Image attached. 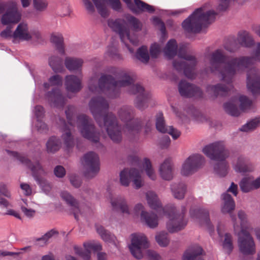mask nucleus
Returning a JSON list of instances; mask_svg holds the SVG:
<instances>
[{
  "label": "nucleus",
  "mask_w": 260,
  "mask_h": 260,
  "mask_svg": "<svg viewBox=\"0 0 260 260\" xmlns=\"http://www.w3.org/2000/svg\"><path fill=\"white\" fill-rule=\"evenodd\" d=\"M34 112L37 120H41L43 118L45 111L42 106L40 105L36 106L35 108Z\"/></svg>",
  "instance_id": "obj_57"
},
{
  "label": "nucleus",
  "mask_w": 260,
  "mask_h": 260,
  "mask_svg": "<svg viewBox=\"0 0 260 260\" xmlns=\"http://www.w3.org/2000/svg\"><path fill=\"white\" fill-rule=\"evenodd\" d=\"M238 217L241 220V232L239 234L238 245L240 250L244 254H253L255 252V246L249 232L252 229L246 226V215L243 211L238 212Z\"/></svg>",
  "instance_id": "obj_10"
},
{
  "label": "nucleus",
  "mask_w": 260,
  "mask_h": 260,
  "mask_svg": "<svg viewBox=\"0 0 260 260\" xmlns=\"http://www.w3.org/2000/svg\"><path fill=\"white\" fill-rule=\"evenodd\" d=\"M223 107L226 112L232 116H238L240 115V111L237 106L231 102L225 103Z\"/></svg>",
  "instance_id": "obj_48"
},
{
  "label": "nucleus",
  "mask_w": 260,
  "mask_h": 260,
  "mask_svg": "<svg viewBox=\"0 0 260 260\" xmlns=\"http://www.w3.org/2000/svg\"><path fill=\"white\" fill-rule=\"evenodd\" d=\"M149 247V243L146 236L142 234L132 235L131 243L128 247L132 254L137 259L143 256V250Z\"/></svg>",
  "instance_id": "obj_15"
},
{
  "label": "nucleus",
  "mask_w": 260,
  "mask_h": 260,
  "mask_svg": "<svg viewBox=\"0 0 260 260\" xmlns=\"http://www.w3.org/2000/svg\"><path fill=\"white\" fill-rule=\"evenodd\" d=\"M127 5V7L131 11L136 14H139L144 12L153 13L155 11L154 7L141 0H134V4L131 0H122Z\"/></svg>",
  "instance_id": "obj_24"
},
{
  "label": "nucleus",
  "mask_w": 260,
  "mask_h": 260,
  "mask_svg": "<svg viewBox=\"0 0 260 260\" xmlns=\"http://www.w3.org/2000/svg\"><path fill=\"white\" fill-rule=\"evenodd\" d=\"M217 15V13L213 10L205 12L203 8H198L183 21L182 27L188 32H199L203 25L209 24L214 22Z\"/></svg>",
  "instance_id": "obj_6"
},
{
  "label": "nucleus",
  "mask_w": 260,
  "mask_h": 260,
  "mask_svg": "<svg viewBox=\"0 0 260 260\" xmlns=\"http://www.w3.org/2000/svg\"><path fill=\"white\" fill-rule=\"evenodd\" d=\"M156 128L158 131L161 133H168L170 134L174 139H177L181 135L180 131L174 128L173 126H166L163 114L158 113L156 116Z\"/></svg>",
  "instance_id": "obj_23"
},
{
  "label": "nucleus",
  "mask_w": 260,
  "mask_h": 260,
  "mask_svg": "<svg viewBox=\"0 0 260 260\" xmlns=\"http://www.w3.org/2000/svg\"><path fill=\"white\" fill-rule=\"evenodd\" d=\"M237 41L241 46L246 48H251L254 44L252 37L249 32L246 30L239 32Z\"/></svg>",
  "instance_id": "obj_32"
},
{
  "label": "nucleus",
  "mask_w": 260,
  "mask_h": 260,
  "mask_svg": "<svg viewBox=\"0 0 260 260\" xmlns=\"http://www.w3.org/2000/svg\"><path fill=\"white\" fill-rule=\"evenodd\" d=\"M75 111V108L73 106H68L67 109L66 110V114L68 119V123H66L65 120L63 118H59V124L61 129L64 133L62 135V138L64 141V143L68 148L73 146L74 142L73 137L71 135V130L69 126H73L74 122L73 118Z\"/></svg>",
  "instance_id": "obj_13"
},
{
  "label": "nucleus",
  "mask_w": 260,
  "mask_h": 260,
  "mask_svg": "<svg viewBox=\"0 0 260 260\" xmlns=\"http://www.w3.org/2000/svg\"><path fill=\"white\" fill-rule=\"evenodd\" d=\"M82 163L86 170V177L92 178L99 173L100 160L95 153L91 151L86 153L83 156Z\"/></svg>",
  "instance_id": "obj_16"
},
{
  "label": "nucleus",
  "mask_w": 260,
  "mask_h": 260,
  "mask_svg": "<svg viewBox=\"0 0 260 260\" xmlns=\"http://www.w3.org/2000/svg\"><path fill=\"white\" fill-rule=\"evenodd\" d=\"M171 190L175 199H183L186 191V186L183 182L173 183L171 185Z\"/></svg>",
  "instance_id": "obj_34"
},
{
  "label": "nucleus",
  "mask_w": 260,
  "mask_h": 260,
  "mask_svg": "<svg viewBox=\"0 0 260 260\" xmlns=\"http://www.w3.org/2000/svg\"><path fill=\"white\" fill-rule=\"evenodd\" d=\"M6 13L1 19L2 23L8 25L11 23H17L21 19V14L18 12L17 4L14 2H9Z\"/></svg>",
  "instance_id": "obj_20"
},
{
  "label": "nucleus",
  "mask_w": 260,
  "mask_h": 260,
  "mask_svg": "<svg viewBox=\"0 0 260 260\" xmlns=\"http://www.w3.org/2000/svg\"><path fill=\"white\" fill-rule=\"evenodd\" d=\"M62 78L58 75H53L49 79V83H44V87L48 89L50 86H61Z\"/></svg>",
  "instance_id": "obj_46"
},
{
  "label": "nucleus",
  "mask_w": 260,
  "mask_h": 260,
  "mask_svg": "<svg viewBox=\"0 0 260 260\" xmlns=\"http://www.w3.org/2000/svg\"><path fill=\"white\" fill-rule=\"evenodd\" d=\"M235 170L236 172L240 173L249 172L253 170V166L248 158L240 156L238 158L237 162L235 166Z\"/></svg>",
  "instance_id": "obj_31"
},
{
  "label": "nucleus",
  "mask_w": 260,
  "mask_h": 260,
  "mask_svg": "<svg viewBox=\"0 0 260 260\" xmlns=\"http://www.w3.org/2000/svg\"><path fill=\"white\" fill-rule=\"evenodd\" d=\"M77 126L83 137L93 143L99 142L100 133L89 116L83 114L79 115L77 117Z\"/></svg>",
  "instance_id": "obj_11"
},
{
  "label": "nucleus",
  "mask_w": 260,
  "mask_h": 260,
  "mask_svg": "<svg viewBox=\"0 0 260 260\" xmlns=\"http://www.w3.org/2000/svg\"><path fill=\"white\" fill-rule=\"evenodd\" d=\"M147 255L149 260H160L161 256L155 251L152 250H148Z\"/></svg>",
  "instance_id": "obj_63"
},
{
  "label": "nucleus",
  "mask_w": 260,
  "mask_h": 260,
  "mask_svg": "<svg viewBox=\"0 0 260 260\" xmlns=\"http://www.w3.org/2000/svg\"><path fill=\"white\" fill-rule=\"evenodd\" d=\"M7 151L31 170L32 176L39 184L41 185L43 183L44 180L42 176L45 174V172L39 161L32 162L27 157L17 152L9 150H7Z\"/></svg>",
  "instance_id": "obj_12"
},
{
  "label": "nucleus",
  "mask_w": 260,
  "mask_h": 260,
  "mask_svg": "<svg viewBox=\"0 0 260 260\" xmlns=\"http://www.w3.org/2000/svg\"><path fill=\"white\" fill-rule=\"evenodd\" d=\"M31 39V36L29 32L27 24L24 23L19 24L13 33V42L16 43L18 40L29 41Z\"/></svg>",
  "instance_id": "obj_28"
},
{
  "label": "nucleus",
  "mask_w": 260,
  "mask_h": 260,
  "mask_svg": "<svg viewBox=\"0 0 260 260\" xmlns=\"http://www.w3.org/2000/svg\"><path fill=\"white\" fill-rule=\"evenodd\" d=\"M155 239L157 243L162 247L167 246L169 243L168 234L164 232H162L158 234L155 236Z\"/></svg>",
  "instance_id": "obj_51"
},
{
  "label": "nucleus",
  "mask_w": 260,
  "mask_h": 260,
  "mask_svg": "<svg viewBox=\"0 0 260 260\" xmlns=\"http://www.w3.org/2000/svg\"><path fill=\"white\" fill-rule=\"evenodd\" d=\"M160 51V47L157 43L152 44L150 49V54L152 58H156Z\"/></svg>",
  "instance_id": "obj_56"
},
{
  "label": "nucleus",
  "mask_w": 260,
  "mask_h": 260,
  "mask_svg": "<svg viewBox=\"0 0 260 260\" xmlns=\"http://www.w3.org/2000/svg\"><path fill=\"white\" fill-rule=\"evenodd\" d=\"M111 8L115 11L120 12L121 10V4L119 0H107Z\"/></svg>",
  "instance_id": "obj_59"
},
{
  "label": "nucleus",
  "mask_w": 260,
  "mask_h": 260,
  "mask_svg": "<svg viewBox=\"0 0 260 260\" xmlns=\"http://www.w3.org/2000/svg\"><path fill=\"white\" fill-rule=\"evenodd\" d=\"M111 205L114 209L120 210L124 214L129 215L133 214L134 216H138L141 214V219L150 228H156L158 224V217L156 214L152 212H147L143 210L144 207L141 204H137L133 211L131 213L125 200L122 198H118L115 200H111Z\"/></svg>",
  "instance_id": "obj_7"
},
{
  "label": "nucleus",
  "mask_w": 260,
  "mask_h": 260,
  "mask_svg": "<svg viewBox=\"0 0 260 260\" xmlns=\"http://www.w3.org/2000/svg\"><path fill=\"white\" fill-rule=\"evenodd\" d=\"M223 248L226 250L228 254H230L233 249V239L232 235L229 233H226L224 236L222 243Z\"/></svg>",
  "instance_id": "obj_45"
},
{
  "label": "nucleus",
  "mask_w": 260,
  "mask_h": 260,
  "mask_svg": "<svg viewBox=\"0 0 260 260\" xmlns=\"http://www.w3.org/2000/svg\"><path fill=\"white\" fill-rule=\"evenodd\" d=\"M190 214L191 217L199 219L201 223H204L207 226L210 225L209 214L207 210L191 209Z\"/></svg>",
  "instance_id": "obj_33"
},
{
  "label": "nucleus",
  "mask_w": 260,
  "mask_h": 260,
  "mask_svg": "<svg viewBox=\"0 0 260 260\" xmlns=\"http://www.w3.org/2000/svg\"><path fill=\"white\" fill-rule=\"evenodd\" d=\"M85 250H83L81 248L78 246L74 247L75 252L76 254L79 255L84 260H90L91 257V251L101 252L102 250V245L96 242H87L83 244Z\"/></svg>",
  "instance_id": "obj_21"
},
{
  "label": "nucleus",
  "mask_w": 260,
  "mask_h": 260,
  "mask_svg": "<svg viewBox=\"0 0 260 260\" xmlns=\"http://www.w3.org/2000/svg\"><path fill=\"white\" fill-rule=\"evenodd\" d=\"M146 199L150 207L156 210L159 214L167 216L169 221L167 223V228L169 232L174 233L183 229L187 224V221L184 218L186 212L185 206L181 207V213H178L176 207L174 205H168L162 208L157 196L153 191H148L146 194Z\"/></svg>",
  "instance_id": "obj_4"
},
{
  "label": "nucleus",
  "mask_w": 260,
  "mask_h": 260,
  "mask_svg": "<svg viewBox=\"0 0 260 260\" xmlns=\"http://www.w3.org/2000/svg\"><path fill=\"white\" fill-rule=\"evenodd\" d=\"M89 108L99 125L105 127L112 141L120 143L122 140L121 127L118 123L116 116L112 112H108V102L100 96L93 97L89 103Z\"/></svg>",
  "instance_id": "obj_3"
},
{
  "label": "nucleus",
  "mask_w": 260,
  "mask_h": 260,
  "mask_svg": "<svg viewBox=\"0 0 260 260\" xmlns=\"http://www.w3.org/2000/svg\"><path fill=\"white\" fill-rule=\"evenodd\" d=\"M136 57L141 62L145 63H147L149 60L147 47L145 46H143L139 48L137 51Z\"/></svg>",
  "instance_id": "obj_41"
},
{
  "label": "nucleus",
  "mask_w": 260,
  "mask_h": 260,
  "mask_svg": "<svg viewBox=\"0 0 260 260\" xmlns=\"http://www.w3.org/2000/svg\"><path fill=\"white\" fill-rule=\"evenodd\" d=\"M247 86L253 95L260 93V71L258 70L253 68L248 72Z\"/></svg>",
  "instance_id": "obj_22"
},
{
  "label": "nucleus",
  "mask_w": 260,
  "mask_h": 260,
  "mask_svg": "<svg viewBox=\"0 0 260 260\" xmlns=\"http://www.w3.org/2000/svg\"><path fill=\"white\" fill-rule=\"evenodd\" d=\"M209 60L210 72H219L221 80L226 84L209 85L207 87V91L215 96H225L233 88V79L237 73L249 68L256 61L260 62V43L257 44L252 56H242L228 58L222 50L217 49L212 53Z\"/></svg>",
  "instance_id": "obj_1"
},
{
  "label": "nucleus",
  "mask_w": 260,
  "mask_h": 260,
  "mask_svg": "<svg viewBox=\"0 0 260 260\" xmlns=\"http://www.w3.org/2000/svg\"><path fill=\"white\" fill-rule=\"evenodd\" d=\"M241 190L244 192H248L253 189L252 179L250 177L243 178L240 183Z\"/></svg>",
  "instance_id": "obj_49"
},
{
  "label": "nucleus",
  "mask_w": 260,
  "mask_h": 260,
  "mask_svg": "<svg viewBox=\"0 0 260 260\" xmlns=\"http://www.w3.org/2000/svg\"><path fill=\"white\" fill-rule=\"evenodd\" d=\"M96 231L103 240L109 242L113 240V236L101 225H96Z\"/></svg>",
  "instance_id": "obj_47"
},
{
  "label": "nucleus",
  "mask_w": 260,
  "mask_h": 260,
  "mask_svg": "<svg viewBox=\"0 0 260 260\" xmlns=\"http://www.w3.org/2000/svg\"><path fill=\"white\" fill-rule=\"evenodd\" d=\"M54 173L56 177L62 178L66 174V170L62 166H57L54 168Z\"/></svg>",
  "instance_id": "obj_61"
},
{
  "label": "nucleus",
  "mask_w": 260,
  "mask_h": 260,
  "mask_svg": "<svg viewBox=\"0 0 260 260\" xmlns=\"http://www.w3.org/2000/svg\"><path fill=\"white\" fill-rule=\"evenodd\" d=\"M106 72L112 74L119 80L117 81L110 75L103 74L99 79L98 88L109 98L114 99L119 94V88L130 86L129 92L137 95L134 101L135 106L139 110L147 108L151 100V94L144 90L140 84H133L135 80L128 71L110 67Z\"/></svg>",
  "instance_id": "obj_2"
},
{
  "label": "nucleus",
  "mask_w": 260,
  "mask_h": 260,
  "mask_svg": "<svg viewBox=\"0 0 260 260\" xmlns=\"http://www.w3.org/2000/svg\"><path fill=\"white\" fill-rule=\"evenodd\" d=\"M58 234V232L54 230H51L50 231L46 233L41 238H39L38 241H42L43 244H45L48 240L51 238L54 235Z\"/></svg>",
  "instance_id": "obj_58"
},
{
  "label": "nucleus",
  "mask_w": 260,
  "mask_h": 260,
  "mask_svg": "<svg viewBox=\"0 0 260 260\" xmlns=\"http://www.w3.org/2000/svg\"><path fill=\"white\" fill-rule=\"evenodd\" d=\"M143 167L147 175L152 180H154L156 179V175L154 173L150 160L145 158L143 162Z\"/></svg>",
  "instance_id": "obj_44"
},
{
  "label": "nucleus",
  "mask_w": 260,
  "mask_h": 260,
  "mask_svg": "<svg viewBox=\"0 0 260 260\" xmlns=\"http://www.w3.org/2000/svg\"><path fill=\"white\" fill-rule=\"evenodd\" d=\"M84 61L82 58L67 57L64 59L66 68L72 72H76L81 75Z\"/></svg>",
  "instance_id": "obj_29"
},
{
  "label": "nucleus",
  "mask_w": 260,
  "mask_h": 260,
  "mask_svg": "<svg viewBox=\"0 0 260 260\" xmlns=\"http://www.w3.org/2000/svg\"><path fill=\"white\" fill-rule=\"evenodd\" d=\"M33 4L37 11L43 12L47 9L48 2L47 0H33Z\"/></svg>",
  "instance_id": "obj_53"
},
{
  "label": "nucleus",
  "mask_w": 260,
  "mask_h": 260,
  "mask_svg": "<svg viewBox=\"0 0 260 260\" xmlns=\"http://www.w3.org/2000/svg\"><path fill=\"white\" fill-rule=\"evenodd\" d=\"M60 144L59 139L55 137H51L46 144L47 151L51 153L57 151L60 147Z\"/></svg>",
  "instance_id": "obj_40"
},
{
  "label": "nucleus",
  "mask_w": 260,
  "mask_h": 260,
  "mask_svg": "<svg viewBox=\"0 0 260 260\" xmlns=\"http://www.w3.org/2000/svg\"><path fill=\"white\" fill-rule=\"evenodd\" d=\"M177 43L175 40H169L164 49V53L169 59H171L177 54Z\"/></svg>",
  "instance_id": "obj_37"
},
{
  "label": "nucleus",
  "mask_w": 260,
  "mask_h": 260,
  "mask_svg": "<svg viewBox=\"0 0 260 260\" xmlns=\"http://www.w3.org/2000/svg\"><path fill=\"white\" fill-rule=\"evenodd\" d=\"M118 115L121 121L126 122L123 128L124 134L131 140L138 139L142 123L138 119L133 120L135 116L134 108L131 106H124L118 110Z\"/></svg>",
  "instance_id": "obj_8"
},
{
  "label": "nucleus",
  "mask_w": 260,
  "mask_h": 260,
  "mask_svg": "<svg viewBox=\"0 0 260 260\" xmlns=\"http://www.w3.org/2000/svg\"><path fill=\"white\" fill-rule=\"evenodd\" d=\"M108 24L114 31L118 33L121 42L125 44L129 51L131 53H134V49L129 47L125 41L126 40H129L133 45L137 46L138 45L139 42L137 37L136 36L131 37L129 35V29L120 24L117 20L109 19L108 21Z\"/></svg>",
  "instance_id": "obj_14"
},
{
  "label": "nucleus",
  "mask_w": 260,
  "mask_h": 260,
  "mask_svg": "<svg viewBox=\"0 0 260 260\" xmlns=\"http://www.w3.org/2000/svg\"><path fill=\"white\" fill-rule=\"evenodd\" d=\"M177 54L178 58L173 62L174 68L179 73L183 72L184 75L189 79L194 78V71L197 63L195 56L187 53L186 47L184 45L179 46Z\"/></svg>",
  "instance_id": "obj_9"
},
{
  "label": "nucleus",
  "mask_w": 260,
  "mask_h": 260,
  "mask_svg": "<svg viewBox=\"0 0 260 260\" xmlns=\"http://www.w3.org/2000/svg\"><path fill=\"white\" fill-rule=\"evenodd\" d=\"M239 101L240 103V108L242 111H244L250 108L252 105V101L246 96H240L239 97Z\"/></svg>",
  "instance_id": "obj_52"
},
{
  "label": "nucleus",
  "mask_w": 260,
  "mask_h": 260,
  "mask_svg": "<svg viewBox=\"0 0 260 260\" xmlns=\"http://www.w3.org/2000/svg\"><path fill=\"white\" fill-rule=\"evenodd\" d=\"M230 0H218L217 9L219 11H225L229 6Z\"/></svg>",
  "instance_id": "obj_60"
},
{
  "label": "nucleus",
  "mask_w": 260,
  "mask_h": 260,
  "mask_svg": "<svg viewBox=\"0 0 260 260\" xmlns=\"http://www.w3.org/2000/svg\"><path fill=\"white\" fill-rule=\"evenodd\" d=\"M107 52L108 55L113 58L118 59H122L121 56L119 54L118 50L115 47H109Z\"/></svg>",
  "instance_id": "obj_55"
},
{
  "label": "nucleus",
  "mask_w": 260,
  "mask_h": 260,
  "mask_svg": "<svg viewBox=\"0 0 260 260\" xmlns=\"http://www.w3.org/2000/svg\"><path fill=\"white\" fill-rule=\"evenodd\" d=\"M46 97L51 104L56 108H63L66 104V99L62 95L59 88L53 89L46 94Z\"/></svg>",
  "instance_id": "obj_25"
},
{
  "label": "nucleus",
  "mask_w": 260,
  "mask_h": 260,
  "mask_svg": "<svg viewBox=\"0 0 260 260\" xmlns=\"http://www.w3.org/2000/svg\"><path fill=\"white\" fill-rule=\"evenodd\" d=\"M12 27L10 26H8L7 28L1 32L0 36L2 38L7 39L9 38H13V33L12 32Z\"/></svg>",
  "instance_id": "obj_62"
},
{
  "label": "nucleus",
  "mask_w": 260,
  "mask_h": 260,
  "mask_svg": "<svg viewBox=\"0 0 260 260\" xmlns=\"http://www.w3.org/2000/svg\"><path fill=\"white\" fill-rule=\"evenodd\" d=\"M98 12L104 18L109 16V12L106 7L105 0H92Z\"/></svg>",
  "instance_id": "obj_43"
},
{
  "label": "nucleus",
  "mask_w": 260,
  "mask_h": 260,
  "mask_svg": "<svg viewBox=\"0 0 260 260\" xmlns=\"http://www.w3.org/2000/svg\"><path fill=\"white\" fill-rule=\"evenodd\" d=\"M178 91L180 94L185 98H202L203 92L198 86L182 80L178 84Z\"/></svg>",
  "instance_id": "obj_19"
},
{
  "label": "nucleus",
  "mask_w": 260,
  "mask_h": 260,
  "mask_svg": "<svg viewBox=\"0 0 260 260\" xmlns=\"http://www.w3.org/2000/svg\"><path fill=\"white\" fill-rule=\"evenodd\" d=\"M60 196L66 203L70 206L71 212L74 214L75 218L78 220L79 219V215L82 214L79 202L67 191H64L61 192Z\"/></svg>",
  "instance_id": "obj_26"
},
{
  "label": "nucleus",
  "mask_w": 260,
  "mask_h": 260,
  "mask_svg": "<svg viewBox=\"0 0 260 260\" xmlns=\"http://www.w3.org/2000/svg\"><path fill=\"white\" fill-rule=\"evenodd\" d=\"M51 41L53 43L58 51L61 54L64 53L63 46V38L61 34L58 33L52 34L51 37Z\"/></svg>",
  "instance_id": "obj_39"
},
{
  "label": "nucleus",
  "mask_w": 260,
  "mask_h": 260,
  "mask_svg": "<svg viewBox=\"0 0 260 260\" xmlns=\"http://www.w3.org/2000/svg\"><path fill=\"white\" fill-rule=\"evenodd\" d=\"M203 153L212 160L217 161L214 166V171L220 177L225 176L229 166L225 159L229 156V151L225 149L222 142H216L206 146Z\"/></svg>",
  "instance_id": "obj_5"
},
{
  "label": "nucleus",
  "mask_w": 260,
  "mask_h": 260,
  "mask_svg": "<svg viewBox=\"0 0 260 260\" xmlns=\"http://www.w3.org/2000/svg\"><path fill=\"white\" fill-rule=\"evenodd\" d=\"M36 127H37L38 130L40 132H45L47 129V126L46 124L44 122L42 121V119L37 120Z\"/></svg>",
  "instance_id": "obj_64"
},
{
  "label": "nucleus",
  "mask_w": 260,
  "mask_h": 260,
  "mask_svg": "<svg viewBox=\"0 0 260 260\" xmlns=\"http://www.w3.org/2000/svg\"><path fill=\"white\" fill-rule=\"evenodd\" d=\"M131 180L133 181L134 186L136 189L140 188L143 185L140 172L138 170L124 169L120 174L121 184L127 186Z\"/></svg>",
  "instance_id": "obj_17"
},
{
  "label": "nucleus",
  "mask_w": 260,
  "mask_h": 260,
  "mask_svg": "<svg viewBox=\"0 0 260 260\" xmlns=\"http://www.w3.org/2000/svg\"><path fill=\"white\" fill-rule=\"evenodd\" d=\"M0 194L8 199H12V193L7 184L3 182L0 183Z\"/></svg>",
  "instance_id": "obj_54"
},
{
  "label": "nucleus",
  "mask_w": 260,
  "mask_h": 260,
  "mask_svg": "<svg viewBox=\"0 0 260 260\" xmlns=\"http://www.w3.org/2000/svg\"><path fill=\"white\" fill-rule=\"evenodd\" d=\"M203 249L198 245H193L188 248L184 253L182 260H194L202 254Z\"/></svg>",
  "instance_id": "obj_35"
},
{
  "label": "nucleus",
  "mask_w": 260,
  "mask_h": 260,
  "mask_svg": "<svg viewBox=\"0 0 260 260\" xmlns=\"http://www.w3.org/2000/svg\"><path fill=\"white\" fill-rule=\"evenodd\" d=\"M204 157L196 154L189 156L182 165L181 170L183 176H189L196 172L204 163Z\"/></svg>",
  "instance_id": "obj_18"
},
{
  "label": "nucleus",
  "mask_w": 260,
  "mask_h": 260,
  "mask_svg": "<svg viewBox=\"0 0 260 260\" xmlns=\"http://www.w3.org/2000/svg\"><path fill=\"white\" fill-rule=\"evenodd\" d=\"M125 18L128 24L133 30L136 31L141 30L142 25L138 19L130 15L126 16Z\"/></svg>",
  "instance_id": "obj_42"
},
{
  "label": "nucleus",
  "mask_w": 260,
  "mask_h": 260,
  "mask_svg": "<svg viewBox=\"0 0 260 260\" xmlns=\"http://www.w3.org/2000/svg\"><path fill=\"white\" fill-rule=\"evenodd\" d=\"M64 84L68 92L77 93L82 88L81 77L74 75H67L65 78Z\"/></svg>",
  "instance_id": "obj_27"
},
{
  "label": "nucleus",
  "mask_w": 260,
  "mask_h": 260,
  "mask_svg": "<svg viewBox=\"0 0 260 260\" xmlns=\"http://www.w3.org/2000/svg\"><path fill=\"white\" fill-rule=\"evenodd\" d=\"M259 122V118H255L243 125L240 128V131L245 132L251 131L255 128L258 125Z\"/></svg>",
  "instance_id": "obj_50"
},
{
  "label": "nucleus",
  "mask_w": 260,
  "mask_h": 260,
  "mask_svg": "<svg viewBox=\"0 0 260 260\" xmlns=\"http://www.w3.org/2000/svg\"><path fill=\"white\" fill-rule=\"evenodd\" d=\"M49 64L55 73H61L64 71L62 59L58 56H52L49 58Z\"/></svg>",
  "instance_id": "obj_38"
},
{
  "label": "nucleus",
  "mask_w": 260,
  "mask_h": 260,
  "mask_svg": "<svg viewBox=\"0 0 260 260\" xmlns=\"http://www.w3.org/2000/svg\"><path fill=\"white\" fill-rule=\"evenodd\" d=\"M159 172L161 177L166 180H170L173 178V165L170 158L166 159L160 164Z\"/></svg>",
  "instance_id": "obj_30"
},
{
  "label": "nucleus",
  "mask_w": 260,
  "mask_h": 260,
  "mask_svg": "<svg viewBox=\"0 0 260 260\" xmlns=\"http://www.w3.org/2000/svg\"><path fill=\"white\" fill-rule=\"evenodd\" d=\"M223 205L221 211L223 213H230L234 210L235 207V202L231 196L227 193L222 194Z\"/></svg>",
  "instance_id": "obj_36"
}]
</instances>
